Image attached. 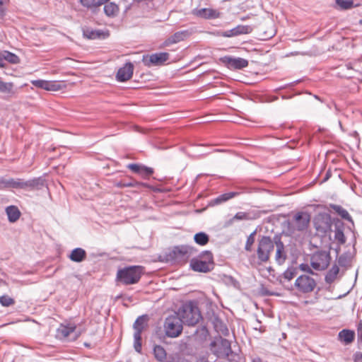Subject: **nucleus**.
Instances as JSON below:
<instances>
[{"instance_id": "3c124183", "label": "nucleus", "mask_w": 362, "mask_h": 362, "mask_svg": "<svg viewBox=\"0 0 362 362\" xmlns=\"http://www.w3.org/2000/svg\"><path fill=\"white\" fill-rule=\"evenodd\" d=\"M354 362H362V352L356 351L353 355Z\"/></svg>"}, {"instance_id": "473e14b6", "label": "nucleus", "mask_w": 362, "mask_h": 362, "mask_svg": "<svg viewBox=\"0 0 362 362\" xmlns=\"http://www.w3.org/2000/svg\"><path fill=\"white\" fill-rule=\"evenodd\" d=\"M83 36L88 39H99L103 34V32L100 30H93L89 28L83 30Z\"/></svg>"}, {"instance_id": "a211bd4d", "label": "nucleus", "mask_w": 362, "mask_h": 362, "mask_svg": "<svg viewBox=\"0 0 362 362\" xmlns=\"http://www.w3.org/2000/svg\"><path fill=\"white\" fill-rule=\"evenodd\" d=\"M333 225L334 227V239L339 245H344L346 242L344 230L345 228L344 223L338 218H333Z\"/></svg>"}, {"instance_id": "f704fd0d", "label": "nucleus", "mask_w": 362, "mask_h": 362, "mask_svg": "<svg viewBox=\"0 0 362 362\" xmlns=\"http://www.w3.org/2000/svg\"><path fill=\"white\" fill-rule=\"evenodd\" d=\"M194 240L199 245H206L209 241V236L204 232H199L194 235Z\"/></svg>"}, {"instance_id": "cd10ccee", "label": "nucleus", "mask_w": 362, "mask_h": 362, "mask_svg": "<svg viewBox=\"0 0 362 362\" xmlns=\"http://www.w3.org/2000/svg\"><path fill=\"white\" fill-rule=\"evenodd\" d=\"M216 331L224 336L229 334V330L227 325L222 320V318H211Z\"/></svg>"}, {"instance_id": "c9c22d12", "label": "nucleus", "mask_w": 362, "mask_h": 362, "mask_svg": "<svg viewBox=\"0 0 362 362\" xmlns=\"http://www.w3.org/2000/svg\"><path fill=\"white\" fill-rule=\"evenodd\" d=\"M257 234V230H255L251 233L247 238L246 243L245 245V250L247 252L252 251V246L255 241V235Z\"/></svg>"}, {"instance_id": "13d9d810", "label": "nucleus", "mask_w": 362, "mask_h": 362, "mask_svg": "<svg viewBox=\"0 0 362 362\" xmlns=\"http://www.w3.org/2000/svg\"><path fill=\"white\" fill-rule=\"evenodd\" d=\"M8 2V0H0V12H4L3 6L6 4Z\"/></svg>"}, {"instance_id": "ea45409f", "label": "nucleus", "mask_w": 362, "mask_h": 362, "mask_svg": "<svg viewBox=\"0 0 362 362\" xmlns=\"http://www.w3.org/2000/svg\"><path fill=\"white\" fill-rule=\"evenodd\" d=\"M296 269L294 267H288L284 273L283 276L285 279L291 281L296 276Z\"/></svg>"}, {"instance_id": "20e7f679", "label": "nucleus", "mask_w": 362, "mask_h": 362, "mask_svg": "<svg viewBox=\"0 0 362 362\" xmlns=\"http://www.w3.org/2000/svg\"><path fill=\"white\" fill-rule=\"evenodd\" d=\"M274 248V238L267 235H262L257 240L256 255L261 263L267 262Z\"/></svg>"}, {"instance_id": "6e6552de", "label": "nucleus", "mask_w": 362, "mask_h": 362, "mask_svg": "<svg viewBox=\"0 0 362 362\" xmlns=\"http://www.w3.org/2000/svg\"><path fill=\"white\" fill-rule=\"evenodd\" d=\"M330 261V252L327 250H317L310 257V265L317 271L326 269L328 267Z\"/></svg>"}, {"instance_id": "2f4dec72", "label": "nucleus", "mask_w": 362, "mask_h": 362, "mask_svg": "<svg viewBox=\"0 0 362 362\" xmlns=\"http://www.w3.org/2000/svg\"><path fill=\"white\" fill-rule=\"evenodd\" d=\"M103 9L105 15L112 18L116 16L119 11L118 5L114 2H110L105 4Z\"/></svg>"}, {"instance_id": "37998d69", "label": "nucleus", "mask_w": 362, "mask_h": 362, "mask_svg": "<svg viewBox=\"0 0 362 362\" xmlns=\"http://www.w3.org/2000/svg\"><path fill=\"white\" fill-rule=\"evenodd\" d=\"M66 86L62 82L59 81H50L49 83V91H57L65 88Z\"/></svg>"}, {"instance_id": "9d476101", "label": "nucleus", "mask_w": 362, "mask_h": 362, "mask_svg": "<svg viewBox=\"0 0 362 362\" xmlns=\"http://www.w3.org/2000/svg\"><path fill=\"white\" fill-rule=\"evenodd\" d=\"M149 318H136L133 325L134 333V348L138 353L141 352V333L148 326Z\"/></svg>"}, {"instance_id": "412c9836", "label": "nucleus", "mask_w": 362, "mask_h": 362, "mask_svg": "<svg viewBox=\"0 0 362 362\" xmlns=\"http://www.w3.org/2000/svg\"><path fill=\"white\" fill-rule=\"evenodd\" d=\"M253 28L247 25H238L235 28L226 30L223 33V37H231L240 35H245L251 33Z\"/></svg>"}, {"instance_id": "4be33fe9", "label": "nucleus", "mask_w": 362, "mask_h": 362, "mask_svg": "<svg viewBox=\"0 0 362 362\" xmlns=\"http://www.w3.org/2000/svg\"><path fill=\"white\" fill-rule=\"evenodd\" d=\"M191 33H192L187 30L177 31L165 40L164 45L168 46L183 41L189 37Z\"/></svg>"}, {"instance_id": "b1692460", "label": "nucleus", "mask_w": 362, "mask_h": 362, "mask_svg": "<svg viewBox=\"0 0 362 362\" xmlns=\"http://www.w3.org/2000/svg\"><path fill=\"white\" fill-rule=\"evenodd\" d=\"M338 340L344 345L351 344L355 339V332L354 330L343 329L338 333Z\"/></svg>"}, {"instance_id": "4d7b16f0", "label": "nucleus", "mask_w": 362, "mask_h": 362, "mask_svg": "<svg viewBox=\"0 0 362 362\" xmlns=\"http://www.w3.org/2000/svg\"><path fill=\"white\" fill-rule=\"evenodd\" d=\"M354 68L351 66V63L346 64L344 67L341 68V73H345V71H354Z\"/></svg>"}, {"instance_id": "09e8293b", "label": "nucleus", "mask_w": 362, "mask_h": 362, "mask_svg": "<svg viewBox=\"0 0 362 362\" xmlns=\"http://www.w3.org/2000/svg\"><path fill=\"white\" fill-rule=\"evenodd\" d=\"M115 185L117 187L123 188V187H131V185H132L131 183V181L127 182L124 180H121L119 182H116Z\"/></svg>"}, {"instance_id": "4468645a", "label": "nucleus", "mask_w": 362, "mask_h": 362, "mask_svg": "<svg viewBox=\"0 0 362 362\" xmlns=\"http://www.w3.org/2000/svg\"><path fill=\"white\" fill-rule=\"evenodd\" d=\"M310 221V215L308 212L296 213L292 219L291 225L294 230L304 231L308 229Z\"/></svg>"}, {"instance_id": "6e6d98bb", "label": "nucleus", "mask_w": 362, "mask_h": 362, "mask_svg": "<svg viewBox=\"0 0 362 362\" xmlns=\"http://www.w3.org/2000/svg\"><path fill=\"white\" fill-rule=\"evenodd\" d=\"M275 34L274 29L272 28L269 32L265 31L263 34V37L264 39H269L272 37Z\"/></svg>"}, {"instance_id": "f03ea898", "label": "nucleus", "mask_w": 362, "mask_h": 362, "mask_svg": "<svg viewBox=\"0 0 362 362\" xmlns=\"http://www.w3.org/2000/svg\"><path fill=\"white\" fill-rule=\"evenodd\" d=\"M144 273L142 266H128L119 269L116 274V281L124 286L137 284Z\"/></svg>"}, {"instance_id": "7ed1b4c3", "label": "nucleus", "mask_w": 362, "mask_h": 362, "mask_svg": "<svg viewBox=\"0 0 362 362\" xmlns=\"http://www.w3.org/2000/svg\"><path fill=\"white\" fill-rule=\"evenodd\" d=\"M210 349L218 358H227L229 361L235 358L240 359L238 355L232 351L230 341L221 336L214 338L210 344Z\"/></svg>"}, {"instance_id": "423d86ee", "label": "nucleus", "mask_w": 362, "mask_h": 362, "mask_svg": "<svg viewBox=\"0 0 362 362\" xmlns=\"http://www.w3.org/2000/svg\"><path fill=\"white\" fill-rule=\"evenodd\" d=\"M177 317H202L199 300L182 301L176 312Z\"/></svg>"}, {"instance_id": "a878e982", "label": "nucleus", "mask_w": 362, "mask_h": 362, "mask_svg": "<svg viewBox=\"0 0 362 362\" xmlns=\"http://www.w3.org/2000/svg\"><path fill=\"white\" fill-rule=\"evenodd\" d=\"M5 212L7 215L8 220L10 223L16 222L21 216V212L19 209L15 205H11L5 209Z\"/></svg>"}, {"instance_id": "7c9ffc66", "label": "nucleus", "mask_w": 362, "mask_h": 362, "mask_svg": "<svg viewBox=\"0 0 362 362\" xmlns=\"http://www.w3.org/2000/svg\"><path fill=\"white\" fill-rule=\"evenodd\" d=\"M339 274V268L337 264H334L325 275V280L327 284H332Z\"/></svg>"}, {"instance_id": "39448f33", "label": "nucleus", "mask_w": 362, "mask_h": 362, "mask_svg": "<svg viewBox=\"0 0 362 362\" xmlns=\"http://www.w3.org/2000/svg\"><path fill=\"white\" fill-rule=\"evenodd\" d=\"M197 252V250L189 245L175 246L168 254L170 259L180 264H185Z\"/></svg>"}, {"instance_id": "f257e3e1", "label": "nucleus", "mask_w": 362, "mask_h": 362, "mask_svg": "<svg viewBox=\"0 0 362 362\" xmlns=\"http://www.w3.org/2000/svg\"><path fill=\"white\" fill-rule=\"evenodd\" d=\"M45 186V180L42 177H36L29 180L22 179H6L0 177V189H40Z\"/></svg>"}, {"instance_id": "0eeeda50", "label": "nucleus", "mask_w": 362, "mask_h": 362, "mask_svg": "<svg viewBox=\"0 0 362 362\" xmlns=\"http://www.w3.org/2000/svg\"><path fill=\"white\" fill-rule=\"evenodd\" d=\"M205 259L192 258L190 261V267L194 272L206 273L213 269V255L210 251H204L201 255Z\"/></svg>"}, {"instance_id": "bf43d9fd", "label": "nucleus", "mask_w": 362, "mask_h": 362, "mask_svg": "<svg viewBox=\"0 0 362 362\" xmlns=\"http://www.w3.org/2000/svg\"><path fill=\"white\" fill-rule=\"evenodd\" d=\"M49 83H50V81L45 80L44 86H43V88L42 89L46 90H49Z\"/></svg>"}, {"instance_id": "58836bf2", "label": "nucleus", "mask_w": 362, "mask_h": 362, "mask_svg": "<svg viewBox=\"0 0 362 362\" xmlns=\"http://www.w3.org/2000/svg\"><path fill=\"white\" fill-rule=\"evenodd\" d=\"M336 3L344 10L350 9L354 6L353 0H336Z\"/></svg>"}, {"instance_id": "338daca9", "label": "nucleus", "mask_w": 362, "mask_h": 362, "mask_svg": "<svg viewBox=\"0 0 362 362\" xmlns=\"http://www.w3.org/2000/svg\"><path fill=\"white\" fill-rule=\"evenodd\" d=\"M31 318L27 317L25 318V321H30Z\"/></svg>"}, {"instance_id": "5701e85b", "label": "nucleus", "mask_w": 362, "mask_h": 362, "mask_svg": "<svg viewBox=\"0 0 362 362\" xmlns=\"http://www.w3.org/2000/svg\"><path fill=\"white\" fill-rule=\"evenodd\" d=\"M192 13L204 19H213L219 17V12L212 8H204L200 9H194Z\"/></svg>"}, {"instance_id": "1a4fd4ad", "label": "nucleus", "mask_w": 362, "mask_h": 362, "mask_svg": "<svg viewBox=\"0 0 362 362\" xmlns=\"http://www.w3.org/2000/svg\"><path fill=\"white\" fill-rule=\"evenodd\" d=\"M317 286L315 279L308 274L299 276L295 281L294 288L300 293L307 294L313 292Z\"/></svg>"}, {"instance_id": "79ce46f5", "label": "nucleus", "mask_w": 362, "mask_h": 362, "mask_svg": "<svg viewBox=\"0 0 362 362\" xmlns=\"http://www.w3.org/2000/svg\"><path fill=\"white\" fill-rule=\"evenodd\" d=\"M154 170L152 168H149L145 165H142L139 175L144 179H148L153 173Z\"/></svg>"}, {"instance_id": "dca6fc26", "label": "nucleus", "mask_w": 362, "mask_h": 362, "mask_svg": "<svg viewBox=\"0 0 362 362\" xmlns=\"http://www.w3.org/2000/svg\"><path fill=\"white\" fill-rule=\"evenodd\" d=\"M169 59V54L167 52H159L151 55L144 56L143 62L147 66H158L163 64Z\"/></svg>"}, {"instance_id": "5fc2aeb1", "label": "nucleus", "mask_w": 362, "mask_h": 362, "mask_svg": "<svg viewBox=\"0 0 362 362\" xmlns=\"http://www.w3.org/2000/svg\"><path fill=\"white\" fill-rule=\"evenodd\" d=\"M354 72H356V71H348L347 73L345 71V73H341V76L346 78H353L356 77Z\"/></svg>"}, {"instance_id": "ddd939ff", "label": "nucleus", "mask_w": 362, "mask_h": 362, "mask_svg": "<svg viewBox=\"0 0 362 362\" xmlns=\"http://www.w3.org/2000/svg\"><path fill=\"white\" fill-rule=\"evenodd\" d=\"M182 318H165V334L172 338L178 337L182 331Z\"/></svg>"}, {"instance_id": "bb28decb", "label": "nucleus", "mask_w": 362, "mask_h": 362, "mask_svg": "<svg viewBox=\"0 0 362 362\" xmlns=\"http://www.w3.org/2000/svg\"><path fill=\"white\" fill-rule=\"evenodd\" d=\"M86 250L81 247L74 249L69 255V258L74 262H81L86 259Z\"/></svg>"}, {"instance_id": "0e129e2a", "label": "nucleus", "mask_w": 362, "mask_h": 362, "mask_svg": "<svg viewBox=\"0 0 362 362\" xmlns=\"http://www.w3.org/2000/svg\"><path fill=\"white\" fill-rule=\"evenodd\" d=\"M15 322H7V323L4 324V325H1V327H4V326H6V325H10V324H13V323H15Z\"/></svg>"}, {"instance_id": "f8f14e48", "label": "nucleus", "mask_w": 362, "mask_h": 362, "mask_svg": "<svg viewBox=\"0 0 362 362\" xmlns=\"http://www.w3.org/2000/svg\"><path fill=\"white\" fill-rule=\"evenodd\" d=\"M314 227L317 231L326 234L331 230L333 219L327 213H320L314 218Z\"/></svg>"}, {"instance_id": "393cba45", "label": "nucleus", "mask_w": 362, "mask_h": 362, "mask_svg": "<svg viewBox=\"0 0 362 362\" xmlns=\"http://www.w3.org/2000/svg\"><path fill=\"white\" fill-rule=\"evenodd\" d=\"M0 58H1V64L2 66H0V67H5L6 66V63H5V61H7L8 62L11 63V64H18L20 62V59L19 57L12 53V52H10L8 51H4V52H0Z\"/></svg>"}, {"instance_id": "603ef678", "label": "nucleus", "mask_w": 362, "mask_h": 362, "mask_svg": "<svg viewBox=\"0 0 362 362\" xmlns=\"http://www.w3.org/2000/svg\"><path fill=\"white\" fill-rule=\"evenodd\" d=\"M131 183L132 185H131V187H147L148 185L141 182H138L136 180H132Z\"/></svg>"}, {"instance_id": "6ab92c4d", "label": "nucleus", "mask_w": 362, "mask_h": 362, "mask_svg": "<svg viewBox=\"0 0 362 362\" xmlns=\"http://www.w3.org/2000/svg\"><path fill=\"white\" fill-rule=\"evenodd\" d=\"M246 192V189L243 187H237L235 191L229 192L227 193L222 194L215 199H214L211 202L214 205L221 204L223 202H226L235 197L240 195L241 194Z\"/></svg>"}, {"instance_id": "c756f323", "label": "nucleus", "mask_w": 362, "mask_h": 362, "mask_svg": "<svg viewBox=\"0 0 362 362\" xmlns=\"http://www.w3.org/2000/svg\"><path fill=\"white\" fill-rule=\"evenodd\" d=\"M0 93L7 94L10 97L15 95L14 84L11 82H4L0 78Z\"/></svg>"}, {"instance_id": "2eb2a0df", "label": "nucleus", "mask_w": 362, "mask_h": 362, "mask_svg": "<svg viewBox=\"0 0 362 362\" xmlns=\"http://www.w3.org/2000/svg\"><path fill=\"white\" fill-rule=\"evenodd\" d=\"M221 62L230 69H242L247 67L249 64L248 61L240 57H233L225 56L221 58Z\"/></svg>"}, {"instance_id": "c03bdc74", "label": "nucleus", "mask_w": 362, "mask_h": 362, "mask_svg": "<svg viewBox=\"0 0 362 362\" xmlns=\"http://www.w3.org/2000/svg\"><path fill=\"white\" fill-rule=\"evenodd\" d=\"M202 320L204 318H182V324L184 323L187 326L194 327Z\"/></svg>"}, {"instance_id": "a18cd8bd", "label": "nucleus", "mask_w": 362, "mask_h": 362, "mask_svg": "<svg viewBox=\"0 0 362 362\" xmlns=\"http://www.w3.org/2000/svg\"><path fill=\"white\" fill-rule=\"evenodd\" d=\"M337 265L341 267H346L349 264V259L345 254L341 255L337 259Z\"/></svg>"}, {"instance_id": "a19ab883", "label": "nucleus", "mask_w": 362, "mask_h": 362, "mask_svg": "<svg viewBox=\"0 0 362 362\" xmlns=\"http://www.w3.org/2000/svg\"><path fill=\"white\" fill-rule=\"evenodd\" d=\"M0 303L5 307L12 305L15 303L13 298L8 295H3L0 296Z\"/></svg>"}, {"instance_id": "864d4df0", "label": "nucleus", "mask_w": 362, "mask_h": 362, "mask_svg": "<svg viewBox=\"0 0 362 362\" xmlns=\"http://www.w3.org/2000/svg\"><path fill=\"white\" fill-rule=\"evenodd\" d=\"M357 347L358 349H362V331L357 332Z\"/></svg>"}, {"instance_id": "72a5a7b5", "label": "nucleus", "mask_w": 362, "mask_h": 362, "mask_svg": "<svg viewBox=\"0 0 362 362\" xmlns=\"http://www.w3.org/2000/svg\"><path fill=\"white\" fill-rule=\"evenodd\" d=\"M153 354L155 358L160 362L166 359V351L165 349L160 345H155L153 347Z\"/></svg>"}, {"instance_id": "c85d7f7f", "label": "nucleus", "mask_w": 362, "mask_h": 362, "mask_svg": "<svg viewBox=\"0 0 362 362\" xmlns=\"http://www.w3.org/2000/svg\"><path fill=\"white\" fill-rule=\"evenodd\" d=\"M330 208H332L339 216H340L343 219L354 223V221L352 217L350 216L347 210L344 209L341 206L331 204L329 205Z\"/></svg>"}, {"instance_id": "9b49d317", "label": "nucleus", "mask_w": 362, "mask_h": 362, "mask_svg": "<svg viewBox=\"0 0 362 362\" xmlns=\"http://www.w3.org/2000/svg\"><path fill=\"white\" fill-rule=\"evenodd\" d=\"M76 326L74 323H62L57 329L56 338L59 340L64 341L68 337H71V340H75L78 337V334L76 332Z\"/></svg>"}, {"instance_id": "f3484780", "label": "nucleus", "mask_w": 362, "mask_h": 362, "mask_svg": "<svg viewBox=\"0 0 362 362\" xmlns=\"http://www.w3.org/2000/svg\"><path fill=\"white\" fill-rule=\"evenodd\" d=\"M274 245L276 248L275 260L279 265H282L287 259V253L284 243L278 235L274 236Z\"/></svg>"}, {"instance_id": "774afa93", "label": "nucleus", "mask_w": 362, "mask_h": 362, "mask_svg": "<svg viewBox=\"0 0 362 362\" xmlns=\"http://www.w3.org/2000/svg\"><path fill=\"white\" fill-rule=\"evenodd\" d=\"M139 317H148V316H147V315H140Z\"/></svg>"}, {"instance_id": "de8ad7c7", "label": "nucleus", "mask_w": 362, "mask_h": 362, "mask_svg": "<svg viewBox=\"0 0 362 362\" xmlns=\"http://www.w3.org/2000/svg\"><path fill=\"white\" fill-rule=\"evenodd\" d=\"M299 268L301 271L303 272H305L308 274H314V272L313 271V269L310 268V267L308 264H300L299 265Z\"/></svg>"}, {"instance_id": "e2e57ef3", "label": "nucleus", "mask_w": 362, "mask_h": 362, "mask_svg": "<svg viewBox=\"0 0 362 362\" xmlns=\"http://www.w3.org/2000/svg\"><path fill=\"white\" fill-rule=\"evenodd\" d=\"M98 1H99V3L98 4H100L101 6L102 4L107 3L109 0H98Z\"/></svg>"}, {"instance_id": "49530a36", "label": "nucleus", "mask_w": 362, "mask_h": 362, "mask_svg": "<svg viewBox=\"0 0 362 362\" xmlns=\"http://www.w3.org/2000/svg\"><path fill=\"white\" fill-rule=\"evenodd\" d=\"M142 165V164L139 163H129L127 165V168L131 170L132 172L139 175Z\"/></svg>"}, {"instance_id": "69168bd1", "label": "nucleus", "mask_w": 362, "mask_h": 362, "mask_svg": "<svg viewBox=\"0 0 362 362\" xmlns=\"http://www.w3.org/2000/svg\"><path fill=\"white\" fill-rule=\"evenodd\" d=\"M84 346L88 348H90V344L89 343L85 342Z\"/></svg>"}, {"instance_id": "680f3d73", "label": "nucleus", "mask_w": 362, "mask_h": 362, "mask_svg": "<svg viewBox=\"0 0 362 362\" xmlns=\"http://www.w3.org/2000/svg\"><path fill=\"white\" fill-rule=\"evenodd\" d=\"M251 362H263V361L259 357H256L252 358Z\"/></svg>"}, {"instance_id": "052dcab7", "label": "nucleus", "mask_w": 362, "mask_h": 362, "mask_svg": "<svg viewBox=\"0 0 362 362\" xmlns=\"http://www.w3.org/2000/svg\"><path fill=\"white\" fill-rule=\"evenodd\" d=\"M358 331H362V321L361 320L357 325V332Z\"/></svg>"}, {"instance_id": "e433bc0d", "label": "nucleus", "mask_w": 362, "mask_h": 362, "mask_svg": "<svg viewBox=\"0 0 362 362\" xmlns=\"http://www.w3.org/2000/svg\"><path fill=\"white\" fill-rule=\"evenodd\" d=\"M250 219L249 214L246 212L240 211L235 214V215L228 220L226 223L227 226H230L233 223L235 220L242 221V220H248Z\"/></svg>"}, {"instance_id": "aec40b11", "label": "nucleus", "mask_w": 362, "mask_h": 362, "mask_svg": "<svg viewBox=\"0 0 362 362\" xmlns=\"http://www.w3.org/2000/svg\"><path fill=\"white\" fill-rule=\"evenodd\" d=\"M134 65L132 62L126 63L122 67L119 68L117 73V80L120 82L127 81L130 79L133 75Z\"/></svg>"}, {"instance_id": "8fccbe9b", "label": "nucleus", "mask_w": 362, "mask_h": 362, "mask_svg": "<svg viewBox=\"0 0 362 362\" xmlns=\"http://www.w3.org/2000/svg\"><path fill=\"white\" fill-rule=\"evenodd\" d=\"M44 82H45V80H41V79H39V80H34V81H31V83L37 87V88H43V86H44Z\"/></svg>"}, {"instance_id": "4c0bfd02", "label": "nucleus", "mask_w": 362, "mask_h": 362, "mask_svg": "<svg viewBox=\"0 0 362 362\" xmlns=\"http://www.w3.org/2000/svg\"><path fill=\"white\" fill-rule=\"evenodd\" d=\"M80 2L83 6L90 9H95L100 6L98 4V0H80Z\"/></svg>"}]
</instances>
